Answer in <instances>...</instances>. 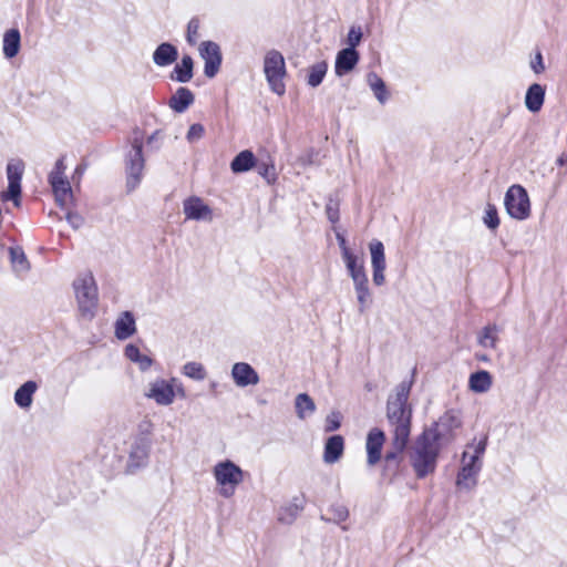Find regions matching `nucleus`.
<instances>
[{"instance_id": "4468645a", "label": "nucleus", "mask_w": 567, "mask_h": 567, "mask_svg": "<svg viewBox=\"0 0 567 567\" xmlns=\"http://www.w3.org/2000/svg\"><path fill=\"white\" fill-rule=\"evenodd\" d=\"M183 214L187 220L204 223H212L215 217L213 208L197 196H190L183 202Z\"/></svg>"}, {"instance_id": "9b49d317", "label": "nucleus", "mask_w": 567, "mask_h": 567, "mask_svg": "<svg viewBox=\"0 0 567 567\" xmlns=\"http://www.w3.org/2000/svg\"><path fill=\"white\" fill-rule=\"evenodd\" d=\"M142 148L143 137L141 135L134 136L132 141V148L126 156L127 186L131 189L135 188L142 179L144 169Z\"/></svg>"}, {"instance_id": "2eb2a0df", "label": "nucleus", "mask_w": 567, "mask_h": 567, "mask_svg": "<svg viewBox=\"0 0 567 567\" xmlns=\"http://www.w3.org/2000/svg\"><path fill=\"white\" fill-rule=\"evenodd\" d=\"M462 424L460 413L456 411L445 412L436 422L435 427L425 431L435 435V441H450L454 437V431Z\"/></svg>"}, {"instance_id": "603ef678", "label": "nucleus", "mask_w": 567, "mask_h": 567, "mask_svg": "<svg viewBox=\"0 0 567 567\" xmlns=\"http://www.w3.org/2000/svg\"><path fill=\"white\" fill-rule=\"evenodd\" d=\"M328 215H329L330 220H332V221L337 220L336 214H332V213L328 212Z\"/></svg>"}, {"instance_id": "1a4fd4ad", "label": "nucleus", "mask_w": 567, "mask_h": 567, "mask_svg": "<svg viewBox=\"0 0 567 567\" xmlns=\"http://www.w3.org/2000/svg\"><path fill=\"white\" fill-rule=\"evenodd\" d=\"M65 168L63 158H59L49 174V183L55 200L63 208H68L73 202L72 188L65 177Z\"/></svg>"}, {"instance_id": "f8f14e48", "label": "nucleus", "mask_w": 567, "mask_h": 567, "mask_svg": "<svg viewBox=\"0 0 567 567\" xmlns=\"http://www.w3.org/2000/svg\"><path fill=\"white\" fill-rule=\"evenodd\" d=\"M370 264L372 268V281L375 286H383L386 281V258L385 248L381 240L372 239L369 245Z\"/></svg>"}, {"instance_id": "6e6552de", "label": "nucleus", "mask_w": 567, "mask_h": 567, "mask_svg": "<svg viewBox=\"0 0 567 567\" xmlns=\"http://www.w3.org/2000/svg\"><path fill=\"white\" fill-rule=\"evenodd\" d=\"M504 206L508 216L515 220L530 217L532 205L527 190L518 184L508 187L504 196Z\"/></svg>"}, {"instance_id": "09e8293b", "label": "nucleus", "mask_w": 567, "mask_h": 567, "mask_svg": "<svg viewBox=\"0 0 567 567\" xmlns=\"http://www.w3.org/2000/svg\"><path fill=\"white\" fill-rule=\"evenodd\" d=\"M136 453L138 454V457H140L142 461H143V460H145V458H146V456H147V452H146V450H145V449H137ZM134 455H135V452H132V453H131V457H134Z\"/></svg>"}, {"instance_id": "aec40b11", "label": "nucleus", "mask_w": 567, "mask_h": 567, "mask_svg": "<svg viewBox=\"0 0 567 567\" xmlns=\"http://www.w3.org/2000/svg\"><path fill=\"white\" fill-rule=\"evenodd\" d=\"M39 390L38 382L33 380H28L24 383H22L13 394V401L16 405L21 409L22 411H29L31 410L33 402H34V395L37 391Z\"/></svg>"}, {"instance_id": "ea45409f", "label": "nucleus", "mask_w": 567, "mask_h": 567, "mask_svg": "<svg viewBox=\"0 0 567 567\" xmlns=\"http://www.w3.org/2000/svg\"><path fill=\"white\" fill-rule=\"evenodd\" d=\"M342 415L340 412L332 411L329 413L324 421V431L333 432L337 431L341 426Z\"/></svg>"}, {"instance_id": "4c0bfd02", "label": "nucleus", "mask_w": 567, "mask_h": 567, "mask_svg": "<svg viewBox=\"0 0 567 567\" xmlns=\"http://www.w3.org/2000/svg\"><path fill=\"white\" fill-rule=\"evenodd\" d=\"M484 225L491 230H495L499 226V217L497 213V208L493 204H487L484 208L483 215Z\"/></svg>"}, {"instance_id": "dca6fc26", "label": "nucleus", "mask_w": 567, "mask_h": 567, "mask_svg": "<svg viewBox=\"0 0 567 567\" xmlns=\"http://www.w3.org/2000/svg\"><path fill=\"white\" fill-rule=\"evenodd\" d=\"M230 377L238 388L255 386L260 381L258 372L247 362L234 363Z\"/></svg>"}, {"instance_id": "0eeeda50", "label": "nucleus", "mask_w": 567, "mask_h": 567, "mask_svg": "<svg viewBox=\"0 0 567 567\" xmlns=\"http://www.w3.org/2000/svg\"><path fill=\"white\" fill-rule=\"evenodd\" d=\"M262 70L269 89L278 96L286 93L287 68L284 55L278 50H268L262 60Z\"/></svg>"}, {"instance_id": "cd10ccee", "label": "nucleus", "mask_w": 567, "mask_h": 567, "mask_svg": "<svg viewBox=\"0 0 567 567\" xmlns=\"http://www.w3.org/2000/svg\"><path fill=\"white\" fill-rule=\"evenodd\" d=\"M499 340V328L495 324L484 327L477 334L478 344L488 350H495Z\"/></svg>"}, {"instance_id": "2f4dec72", "label": "nucleus", "mask_w": 567, "mask_h": 567, "mask_svg": "<svg viewBox=\"0 0 567 567\" xmlns=\"http://www.w3.org/2000/svg\"><path fill=\"white\" fill-rule=\"evenodd\" d=\"M368 84L373 92L375 99L384 104L389 100V92L384 81L377 73H369L367 76Z\"/></svg>"}, {"instance_id": "c756f323", "label": "nucleus", "mask_w": 567, "mask_h": 567, "mask_svg": "<svg viewBox=\"0 0 567 567\" xmlns=\"http://www.w3.org/2000/svg\"><path fill=\"white\" fill-rule=\"evenodd\" d=\"M492 386V375L488 371L481 370L472 373L468 379V388L475 393H485Z\"/></svg>"}, {"instance_id": "a19ab883", "label": "nucleus", "mask_w": 567, "mask_h": 567, "mask_svg": "<svg viewBox=\"0 0 567 567\" xmlns=\"http://www.w3.org/2000/svg\"><path fill=\"white\" fill-rule=\"evenodd\" d=\"M411 385L409 383H401L395 391L394 398H391L389 401H393L396 403H402L406 405L409 394H410Z\"/></svg>"}, {"instance_id": "f257e3e1", "label": "nucleus", "mask_w": 567, "mask_h": 567, "mask_svg": "<svg viewBox=\"0 0 567 567\" xmlns=\"http://www.w3.org/2000/svg\"><path fill=\"white\" fill-rule=\"evenodd\" d=\"M487 437H474L462 454L461 467L456 478L460 489L472 491L477 484V477L482 470V460L485 454Z\"/></svg>"}, {"instance_id": "79ce46f5", "label": "nucleus", "mask_w": 567, "mask_h": 567, "mask_svg": "<svg viewBox=\"0 0 567 567\" xmlns=\"http://www.w3.org/2000/svg\"><path fill=\"white\" fill-rule=\"evenodd\" d=\"M330 513L332 515V519L336 523L346 522L349 517V511L347 506L342 504H336L330 507Z\"/></svg>"}, {"instance_id": "de8ad7c7", "label": "nucleus", "mask_w": 567, "mask_h": 567, "mask_svg": "<svg viewBox=\"0 0 567 567\" xmlns=\"http://www.w3.org/2000/svg\"><path fill=\"white\" fill-rule=\"evenodd\" d=\"M530 66L535 73H540L544 71L545 66L543 63V56L539 52L535 55L534 60L530 62Z\"/></svg>"}, {"instance_id": "58836bf2", "label": "nucleus", "mask_w": 567, "mask_h": 567, "mask_svg": "<svg viewBox=\"0 0 567 567\" xmlns=\"http://www.w3.org/2000/svg\"><path fill=\"white\" fill-rule=\"evenodd\" d=\"M200 21L198 18H192L187 23L186 41L188 44L194 45L199 39Z\"/></svg>"}, {"instance_id": "c03bdc74", "label": "nucleus", "mask_w": 567, "mask_h": 567, "mask_svg": "<svg viewBox=\"0 0 567 567\" xmlns=\"http://www.w3.org/2000/svg\"><path fill=\"white\" fill-rule=\"evenodd\" d=\"M204 134H205V127L199 123H195L189 126L187 134H186V140L189 143H195V142L202 140Z\"/></svg>"}, {"instance_id": "6ab92c4d", "label": "nucleus", "mask_w": 567, "mask_h": 567, "mask_svg": "<svg viewBox=\"0 0 567 567\" xmlns=\"http://www.w3.org/2000/svg\"><path fill=\"white\" fill-rule=\"evenodd\" d=\"M359 59H360V55L355 49L344 48V49L340 50L337 53L336 61H334L336 75L341 78V76L352 72L355 69V66L359 62Z\"/></svg>"}, {"instance_id": "bb28decb", "label": "nucleus", "mask_w": 567, "mask_h": 567, "mask_svg": "<svg viewBox=\"0 0 567 567\" xmlns=\"http://www.w3.org/2000/svg\"><path fill=\"white\" fill-rule=\"evenodd\" d=\"M194 61L190 55H184L179 63H176L172 72V80L186 83L193 79Z\"/></svg>"}, {"instance_id": "20e7f679", "label": "nucleus", "mask_w": 567, "mask_h": 567, "mask_svg": "<svg viewBox=\"0 0 567 567\" xmlns=\"http://www.w3.org/2000/svg\"><path fill=\"white\" fill-rule=\"evenodd\" d=\"M440 446L432 433H423L416 441L411 463L416 476L422 478L434 472Z\"/></svg>"}, {"instance_id": "9d476101", "label": "nucleus", "mask_w": 567, "mask_h": 567, "mask_svg": "<svg viewBox=\"0 0 567 567\" xmlns=\"http://www.w3.org/2000/svg\"><path fill=\"white\" fill-rule=\"evenodd\" d=\"M24 169L25 164L21 158L10 159L6 168L8 187L7 190L1 194V199L12 200L17 207L21 204V181Z\"/></svg>"}, {"instance_id": "49530a36", "label": "nucleus", "mask_w": 567, "mask_h": 567, "mask_svg": "<svg viewBox=\"0 0 567 567\" xmlns=\"http://www.w3.org/2000/svg\"><path fill=\"white\" fill-rule=\"evenodd\" d=\"M336 238H337V241H338V245H339V248H340V251H341V258L347 256V254H351L353 252L354 250L348 245L344 236L342 234H337L336 235Z\"/></svg>"}, {"instance_id": "37998d69", "label": "nucleus", "mask_w": 567, "mask_h": 567, "mask_svg": "<svg viewBox=\"0 0 567 567\" xmlns=\"http://www.w3.org/2000/svg\"><path fill=\"white\" fill-rule=\"evenodd\" d=\"M362 40V31L360 27H351L347 35V48L355 49Z\"/></svg>"}, {"instance_id": "3c124183", "label": "nucleus", "mask_w": 567, "mask_h": 567, "mask_svg": "<svg viewBox=\"0 0 567 567\" xmlns=\"http://www.w3.org/2000/svg\"><path fill=\"white\" fill-rule=\"evenodd\" d=\"M396 457V454L394 452L388 453L385 456L386 461L394 460Z\"/></svg>"}, {"instance_id": "864d4df0", "label": "nucleus", "mask_w": 567, "mask_h": 567, "mask_svg": "<svg viewBox=\"0 0 567 567\" xmlns=\"http://www.w3.org/2000/svg\"><path fill=\"white\" fill-rule=\"evenodd\" d=\"M480 360L486 361V357H481Z\"/></svg>"}, {"instance_id": "f3484780", "label": "nucleus", "mask_w": 567, "mask_h": 567, "mask_svg": "<svg viewBox=\"0 0 567 567\" xmlns=\"http://www.w3.org/2000/svg\"><path fill=\"white\" fill-rule=\"evenodd\" d=\"M114 337L124 341L133 337L137 332L136 319L133 312H120L113 323Z\"/></svg>"}, {"instance_id": "412c9836", "label": "nucleus", "mask_w": 567, "mask_h": 567, "mask_svg": "<svg viewBox=\"0 0 567 567\" xmlns=\"http://www.w3.org/2000/svg\"><path fill=\"white\" fill-rule=\"evenodd\" d=\"M177 58V48L169 42L161 43L153 52V62L159 68L173 64Z\"/></svg>"}, {"instance_id": "72a5a7b5", "label": "nucleus", "mask_w": 567, "mask_h": 567, "mask_svg": "<svg viewBox=\"0 0 567 567\" xmlns=\"http://www.w3.org/2000/svg\"><path fill=\"white\" fill-rule=\"evenodd\" d=\"M255 156L250 151L240 152L231 162L230 167L234 173H243L252 168Z\"/></svg>"}, {"instance_id": "4be33fe9", "label": "nucleus", "mask_w": 567, "mask_h": 567, "mask_svg": "<svg viewBox=\"0 0 567 567\" xmlns=\"http://www.w3.org/2000/svg\"><path fill=\"white\" fill-rule=\"evenodd\" d=\"M344 451V440L341 435H332L330 436L326 444L323 451V462L327 464L337 463Z\"/></svg>"}, {"instance_id": "f03ea898", "label": "nucleus", "mask_w": 567, "mask_h": 567, "mask_svg": "<svg viewBox=\"0 0 567 567\" xmlns=\"http://www.w3.org/2000/svg\"><path fill=\"white\" fill-rule=\"evenodd\" d=\"M348 276L351 278L359 305V311L364 312L372 303V292L365 269L364 257L355 251L342 257Z\"/></svg>"}, {"instance_id": "8fccbe9b", "label": "nucleus", "mask_w": 567, "mask_h": 567, "mask_svg": "<svg viewBox=\"0 0 567 567\" xmlns=\"http://www.w3.org/2000/svg\"><path fill=\"white\" fill-rule=\"evenodd\" d=\"M556 163L560 166L567 163V153H563L557 159Z\"/></svg>"}, {"instance_id": "c9c22d12", "label": "nucleus", "mask_w": 567, "mask_h": 567, "mask_svg": "<svg viewBox=\"0 0 567 567\" xmlns=\"http://www.w3.org/2000/svg\"><path fill=\"white\" fill-rule=\"evenodd\" d=\"M182 373L185 377L196 381H202L206 378L205 367L202 363L195 361L185 363L182 368Z\"/></svg>"}, {"instance_id": "f704fd0d", "label": "nucleus", "mask_w": 567, "mask_h": 567, "mask_svg": "<svg viewBox=\"0 0 567 567\" xmlns=\"http://www.w3.org/2000/svg\"><path fill=\"white\" fill-rule=\"evenodd\" d=\"M388 419L390 423L411 420V411L406 410L405 404L388 401Z\"/></svg>"}, {"instance_id": "b1692460", "label": "nucleus", "mask_w": 567, "mask_h": 567, "mask_svg": "<svg viewBox=\"0 0 567 567\" xmlns=\"http://www.w3.org/2000/svg\"><path fill=\"white\" fill-rule=\"evenodd\" d=\"M21 48V35L18 29H9L4 32L2 39V51L7 59L18 55Z\"/></svg>"}, {"instance_id": "7c9ffc66", "label": "nucleus", "mask_w": 567, "mask_h": 567, "mask_svg": "<svg viewBox=\"0 0 567 567\" xmlns=\"http://www.w3.org/2000/svg\"><path fill=\"white\" fill-rule=\"evenodd\" d=\"M295 409L298 419L305 420L316 412V403L307 393H299L295 399Z\"/></svg>"}, {"instance_id": "473e14b6", "label": "nucleus", "mask_w": 567, "mask_h": 567, "mask_svg": "<svg viewBox=\"0 0 567 567\" xmlns=\"http://www.w3.org/2000/svg\"><path fill=\"white\" fill-rule=\"evenodd\" d=\"M328 64L326 61H320L312 64L308 69L307 84L311 87L320 85L327 74Z\"/></svg>"}, {"instance_id": "a878e982", "label": "nucleus", "mask_w": 567, "mask_h": 567, "mask_svg": "<svg viewBox=\"0 0 567 567\" xmlns=\"http://www.w3.org/2000/svg\"><path fill=\"white\" fill-rule=\"evenodd\" d=\"M194 94L187 87H179L169 100V106L177 113L185 112L194 103Z\"/></svg>"}, {"instance_id": "a211bd4d", "label": "nucleus", "mask_w": 567, "mask_h": 567, "mask_svg": "<svg viewBox=\"0 0 567 567\" xmlns=\"http://www.w3.org/2000/svg\"><path fill=\"white\" fill-rule=\"evenodd\" d=\"M385 442L384 432L380 429H371L367 435L365 450L367 462L370 466L375 465L381 460V451Z\"/></svg>"}, {"instance_id": "5701e85b", "label": "nucleus", "mask_w": 567, "mask_h": 567, "mask_svg": "<svg viewBox=\"0 0 567 567\" xmlns=\"http://www.w3.org/2000/svg\"><path fill=\"white\" fill-rule=\"evenodd\" d=\"M124 355L127 360L135 363L142 372L148 371L154 363V360L150 355L143 353L134 343L125 346Z\"/></svg>"}, {"instance_id": "a18cd8bd", "label": "nucleus", "mask_w": 567, "mask_h": 567, "mask_svg": "<svg viewBox=\"0 0 567 567\" xmlns=\"http://www.w3.org/2000/svg\"><path fill=\"white\" fill-rule=\"evenodd\" d=\"M66 221L73 227L74 229H79L83 225V218L76 213L68 212L66 213Z\"/></svg>"}, {"instance_id": "e433bc0d", "label": "nucleus", "mask_w": 567, "mask_h": 567, "mask_svg": "<svg viewBox=\"0 0 567 567\" xmlns=\"http://www.w3.org/2000/svg\"><path fill=\"white\" fill-rule=\"evenodd\" d=\"M10 257L16 271L24 272L29 269L27 257L20 247L10 248Z\"/></svg>"}, {"instance_id": "393cba45", "label": "nucleus", "mask_w": 567, "mask_h": 567, "mask_svg": "<svg viewBox=\"0 0 567 567\" xmlns=\"http://www.w3.org/2000/svg\"><path fill=\"white\" fill-rule=\"evenodd\" d=\"M393 426V445L398 452H402L409 441L411 420H403L395 423H391Z\"/></svg>"}, {"instance_id": "423d86ee", "label": "nucleus", "mask_w": 567, "mask_h": 567, "mask_svg": "<svg viewBox=\"0 0 567 567\" xmlns=\"http://www.w3.org/2000/svg\"><path fill=\"white\" fill-rule=\"evenodd\" d=\"M145 399L161 406L172 405L176 399H185L186 391L177 378H155L150 381L143 392Z\"/></svg>"}, {"instance_id": "c85d7f7f", "label": "nucleus", "mask_w": 567, "mask_h": 567, "mask_svg": "<svg viewBox=\"0 0 567 567\" xmlns=\"http://www.w3.org/2000/svg\"><path fill=\"white\" fill-rule=\"evenodd\" d=\"M545 90L542 85L535 83L532 84L525 96V105L530 112H538L544 103Z\"/></svg>"}, {"instance_id": "7ed1b4c3", "label": "nucleus", "mask_w": 567, "mask_h": 567, "mask_svg": "<svg viewBox=\"0 0 567 567\" xmlns=\"http://www.w3.org/2000/svg\"><path fill=\"white\" fill-rule=\"evenodd\" d=\"M216 489L219 496L230 498L245 481V471L235 462L224 458L212 468Z\"/></svg>"}, {"instance_id": "39448f33", "label": "nucleus", "mask_w": 567, "mask_h": 567, "mask_svg": "<svg viewBox=\"0 0 567 567\" xmlns=\"http://www.w3.org/2000/svg\"><path fill=\"white\" fill-rule=\"evenodd\" d=\"M79 312L86 320L96 312L99 293L94 276L90 271L80 274L72 284Z\"/></svg>"}, {"instance_id": "ddd939ff", "label": "nucleus", "mask_w": 567, "mask_h": 567, "mask_svg": "<svg viewBox=\"0 0 567 567\" xmlns=\"http://www.w3.org/2000/svg\"><path fill=\"white\" fill-rule=\"evenodd\" d=\"M199 56L204 60V74L213 79L220 69L223 56L219 45L214 41H203L198 45Z\"/></svg>"}]
</instances>
